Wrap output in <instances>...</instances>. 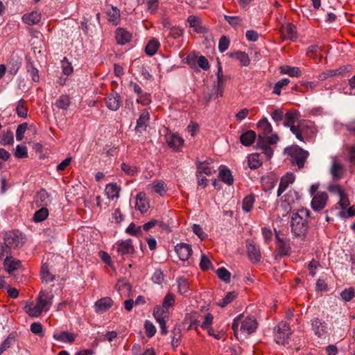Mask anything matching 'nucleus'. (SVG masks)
Instances as JSON below:
<instances>
[{
  "instance_id": "f257e3e1",
  "label": "nucleus",
  "mask_w": 355,
  "mask_h": 355,
  "mask_svg": "<svg viewBox=\"0 0 355 355\" xmlns=\"http://www.w3.org/2000/svg\"><path fill=\"white\" fill-rule=\"evenodd\" d=\"M310 211L305 208L293 213L291 220V232L295 237L304 239L309 230Z\"/></svg>"
},
{
  "instance_id": "f03ea898",
  "label": "nucleus",
  "mask_w": 355,
  "mask_h": 355,
  "mask_svg": "<svg viewBox=\"0 0 355 355\" xmlns=\"http://www.w3.org/2000/svg\"><path fill=\"white\" fill-rule=\"evenodd\" d=\"M291 132L298 140L306 142V141L313 138L317 131L310 121H303L296 125H292Z\"/></svg>"
},
{
  "instance_id": "7ed1b4c3",
  "label": "nucleus",
  "mask_w": 355,
  "mask_h": 355,
  "mask_svg": "<svg viewBox=\"0 0 355 355\" xmlns=\"http://www.w3.org/2000/svg\"><path fill=\"white\" fill-rule=\"evenodd\" d=\"M286 150L291 157L293 164H295L299 168L304 167L306 159L309 155L307 150H304L298 146H293L290 148H287Z\"/></svg>"
},
{
  "instance_id": "20e7f679",
  "label": "nucleus",
  "mask_w": 355,
  "mask_h": 355,
  "mask_svg": "<svg viewBox=\"0 0 355 355\" xmlns=\"http://www.w3.org/2000/svg\"><path fill=\"white\" fill-rule=\"evenodd\" d=\"M291 334L289 325L282 321L275 329V340L277 344L284 345L288 343Z\"/></svg>"
},
{
  "instance_id": "39448f33",
  "label": "nucleus",
  "mask_w": 355,
  "mask_h": 355,
  "mask_svg": "<svg viewBox=\"0 0 355 355\" xmlns=\"http://www.w3.org/2000/svg\"><path fill=\"white\" fill-rule=\"evenodd\" d=\"M153 315L160 327L161 334L166 335L168 330L166 326L165 318H168V310L162 306L155 307L153 311Z\"/></svg>"
},
{
  "instance_id": "423d86ee",
  "label": "nucleus",
  "mask_w": 355,
  "mask_h": 355,
  "mask_svg": "<svg viewBox=\"0 0 355 355\" xmlns=\"http://www.w3.org/2000/svg\"><path fill=\"white\" fill-rule=\"evenodd\" d=\"M345 171L344 165L337 159V157H333L331 165L329 168V173L333 180H339L342 179L344 177Z\"/></svg>"
},
{
  "instance_id": "0eeeda50",
  "label": "nucleus",
  "mask_w": 355,
  "mask_h": 355,
  "mask_svg": "<svg viewBox=\"0 0 355 355\" xmlns=\"http://www.w3.org/2000/svg\"><path fill=\"white\" fill-rule=\"evenodd\" d=\"M277 244L275 259L282 258L289 254L291 247L289 241L279 236L276 234Z\"/></svg>"
},
{
  "instance_id": "6e6552de",
  "label": "nucleus",
  "mask_w": 355,
  "mask_h": 355,
  "mask_svg": "<svg viewBox=\"0 0 355 355\" xmlns=\"http://www.w3.org/2000/svg\"><path fill=\"white\" fill-rule=\"evenodd\" d=\"M328 199L329 196L326 192L316 193L311 202V208L316 211L322 210L327 205Z\"/></svg>"
},
{
  "instance_id": "1a4fd4ad",
  "label": "nucleus",
  "mask_w": 355,
  "mask_h": 355,
  "mask_svg": "<svg viewBox=\"0 0 355 355\" xmlns=\"http://www.w3.org/2000/svg\"><path fill=\"white\" fill-rule=\"evenodd\" d=\"M214 161L211 158H207L205 161H200L198 159H196V168L197 173L205 174L207 175H211L216 172V169L211 165Z\"/></svg>"
},
{
  "instance_id": "9d476101",
  "label": "nucleus",
  "mask_w": 355,
  "mask_h": 355,
  "mask_svg": "<svg viewBox=\"0 0 355 355\" xmlns=\"http://www.w3.org/2000/svg\"><path fill=\"white\" fill-rule=\"evenodd\" d=\"M258 323L254 317H247L241 321L240 331L243 334L250 335L257 328Z\"/></svg>"
},
{
  "instance_id": "9b49d317",
  "label": "nucleus",
  "mask_w": 355,
  "mask_h": 355,
  "mask_svg": "<svg viewBox=\"0 0 355 355\" xmlns=\"http://www.w3.org/2000/svg\"><path fill=\"white\" fill-rule=\"evenodd\" d=\"M4 243L12 248H17L24 243L23 239L15 232H6L4 235Z\"/></svg>"
},
{
  "instance_id": "f8f14e48",
  "label": "nucleus",
  "mask_w": 355,
  "mask_h": 355,
  "mask_svg": "<svg viewBox=\"0 0 355 355\" xmlns=\"http://www.w3.org/2000/svg\"><path fill=\"white\" fill-rule=\"evenodd\" d=\"M257 126L259 132L257 141L265 140L266 136L270 134L272 131V125L266 118L261 119Z\"/></svg>"
},
{
  "instance_id": "ddd939ff",
  "label": "nucleus",
  "mask_w": 355,
  "mask_h": 355,
  "mask_svg": "<svg viewBox=\"0 0 355 355\" xmlns=\"http://www.w3.org/2000/svg\"><path fill=\"white\" fill-rule=\"evenodd\" d=\"M175 250L182 261H187L192 254L191 246L187 243H180L175 245Z\"/></svg>"
},
{
  "instance_id": "4468645a",
  "label": "nucleus",
  "mask_w": 355,
  "mask_h": 355,
  "mask_svg": "<svg viewBox=\"0 0 355 355\" xmlns=\"http://www.w3.org/2000/svg\"><path fill=\"white\" fill-rule=\"evenodd\" d=\"M105 102L107 107L112 111H116L119 109L121 103L120 95L116 92H113L105 98Z\"/></svg>"
},
{
  "instance_id": "2eb2a0df",
  "label": "nucleus",
  "mask_w": 355,
  "mask_h": 355,
  "mask_svg": "<svg viewBox=\"0 0 355 355\" xmlns=\"http://www.w3.org/2000/svg\"><path fill=\"white\" fill-rule=\"evenodd\" d=\"M52 299L53 295L51 292L42 291L39 294L37 304L43 309L44 311H46L51 306Z\"/></svg>"
},
{
  "instance_id": "dca6fc26",
  "label": "nucleus",
  "mask_w": 355,
  "mask_h": 355,
  "mask_svg": "<svg viewBox=\"0 0 355 355\" xmlns=\"http://www.w3.org/2000/svg\"><path fill=\"white\" fill-rule=\"evenodd\" d=\"M51 202L50 195L44 189H40L36 194L34 203L37 207H47Z\"/></svg>"
},
{
  "instance_id": "f3484780",
  "label": "nucleus",
  "mask_w": 355,
  "mask_h": 355,
  "mask_svg": "<svg viewBox=\"0 0 355 355\" xmlns=\"http://www.w3.org/2000/svg\"><path fill=\"white\" fill-rule=\"evenodd\" d=\"M150 120V114L146 110L143 111L139 119L137 121V125L135 127V131L137 132L142 133L146 130Z\"/></svg>"
},
{
  "instance_id": "a211bd4d",
  "label": "nucleus",
  "mask_w": 355,
  "mask_h": 355,
  "mask_svg": "<svg viewBox=\"0 0 355 355\" xmlns=\"http://www.w3.org/2000/svg\"><path fill=\"white\" fill-rule=\"evenodd\" d=\"M247 251L249 259L254 262H259L261 259L259 246L252 242H247Z\"/></svg>"
},
{
  "instance_id": "6ab92c4d",
  "label": "nucleus",
  "mask_w": 355,
  "mask_h": 355,
  "mask_svg": "<svg viewBox=\"0 0 355 355\" xmlns=\"http://www.w3.org/2000/svg\"><path fill=\"white\" fill-rule=\"evenodd\" d=\"M166 140L168 146L175 150H178L184 144V140L177 134H168Z\"/></svg>"
},
{
  "instance_id": "aec40b11",
  "label": "nucleus",
  "mask_w": 355,
  "mask_h": 355,
  "mask_svg": "<svg viewBox=\"0 0 355 355\" xmlns=\"http://www.w3.org/2000/svg\"><path fill=\"white\" fill-rule=\"evenodd\" d=\"M117 246V252L121 255L131 254L134 252V247L131 239L119 241Z\"/></svg>"
},
{
  "instance_id": "412c9836",
  "label": "nucleus",
  "mask_w": 355,
  "mask_h": 355,
  "mask_svg": "<svg viewBox=\"0 0 355 355\" xmlns=\"http://www.w3.org/2000/svg\"><path fill=\"white\" fill-rule=\"evenodd\" d=\"M295 181V177L292 173H287L280 180V183L277 190V196H280L283 192L293 184Z\"/></svg>"
},
{
  "instance_id": "4be33fe9",
  "label": "nucleus",
  "mask_w": 355,
  "mask_h": 355,
  "mask_svg": "<svg viewBox=\"0 0 355 355\" xmlns=\"http://www.w3.org/2000/svg\"><path fill=\"white\" fill-rule=\"evenodd\" d=\"M135 209L141 213L146 212L149 209V203L145 197V194L139 193L136 196Z\"/></svg>"
},
{
  "instance_id": "5701e85b",
  "label": "nucleus",
  "mask_w": 355,
  "mask_h": 355,
  "mask_svg": "<svg viewBox=\"0 0 355 355\" xmlns=\"http://www.w3.org/2000/svg\"><path fill=\"white\" fill-rule=\"evenodd\" d=\"M312 329L315 334L319 337L324 335L327 329V324L318 318H315L311 320Z\"/></svg>"
},
{
  "instance_id": "b1692460",
  "label": "nucleus",
  "mask_w": 355,
  "mask_h": 355,
  "mask_svg": "<svg viewBox=\"0 0 355 355\" xmlns=\"http://www.w3.org/2000/svg\"><path fill=\"white\" fill-rule=\"evenodd\" d=\"M113 304L110 297H103L95 303L96 310L98 313H103L110 309Z\"/></svg>"
},
{
  "instance_id": "393cba45",
  "label": "nucleus",
  "mask_w": 355,
  "mask_h": 355,
  "mask_svg": "<svg viewBox=\"0 0 355 355\" xmlns=\"http://www.w3.org/2000/svg\"><path fill=\"white\" fill-rule=\"evenodd\" d=\"M41 20V14L37 11H33L30 13L24 14L22 16V21L28 25H35Z\"/></svg>"
},
{
  "instance_id": "a878e982",
  "label": "nucleus",
  "mask_w": 355,
  "mask_h": 355,
  "mask_svg": "<svg viewBox=\"0 0 355 355\" xmlns=\"http://www.w3.org/2000/svg\"><path fill=\"white\" fill-rule=\"evenodd\" d=\"M131 33L123 28H119L116 31V40L118 44H124L130 41Z\"/></svg>"
},
{
  "instance_id": "bb28decb",
  "label": "nucleus",
  "mask_w": 355,
  "mask_h": 355,
  "mask_svg": "<svg viewBox=\"0 0 355 355\" xmlns=\"http://www.w3.org/2000/svg\"><path fill=\"white\" fill-rule=\"evenodd\" d=\"M281 32L282 35L286 39L293 40L297 37L296 27L291 23L286 24L285 26H283L282 27Z\"/></svg>"
},
{
  "instance_id": "cd10ccee",
  "label": "nucleus",
  "mask_w": 355,
  "mask_h": 355,
  "mask_svg": "<svg viewBox=\"0 0 355 355\" xmlns=\"http://www.w3.org/2000/svg\"><path fill=\"white\" fill-rule=\"evenodd\" d=\"M256 137L254 131L248 130L240 136V141L243 146H250L254 143Z\"/></svg>"
},
{
  "instance_id": "c85d7f7f",
  "label": "nucleus",
  "mask_w": 355,
  "mask_h": 355,
  "mask_svg": "<svg viewBox=\"0 0 355 355\" xmlns=\"http://www.w3.org/2000/svg\"><path fill=\"white\" fill-rule=\"evenodd\" d=\"M3 264L6 270L10 274L21 266V261L11 257L6 258Z\"/></svg>"
},
{
  "instance_id": "c756f323",
  "label": "nucleus",
  "mask_w": 355,
  "mask_h": 355,
  "mask_svg": "<svg viewBox=\"0 0 355 355\" xmlns=\"http://www.w3.org/2000/svg\"><path fill=\"white\" fill-rule=\"evenodd\" d=\"M53 336V338L58 341L68 343H72L76 337V334L65 331H61L59 334H54Z\"/></svg>"
},
{
  "instance_id": "7c9ffc66",
  "label": "nucleus",
  "mask_w": 355,
  "mask_h": 355,
  "mask_svg": "<svg viewBox=\"0 0 355 355\" xmlns=\"http://www.w3.org/2000/svg\"><path fill=\"white\" fill-rule=\"evenodd\" d=\"M25 311L31 317H39L44 311L43 309L36 303H28L24 307Z\"/></svg>"
},
{
  "instance_id": "2f4dec72",
  "label": "nucleus",
  "mask_w": 355,
  "mask_h": 355,
  "mask_svg": "<svg viewBox=\"0 0 355 355\" xmlns=\"http://www.w3.org/2000/svg\"><path fill=\"white\" fill-rule=\"evenodd\" d=\"M230 57L235 58L240 61L242 66H248L250 64V58L248 55L243 51H234L229 54Z\"/></svg>"
},
{
  "instance_id": "473e14b6",
  "label": "nucleus",
  "mask_w": 355,
  "mask_h": 355,
  "mask_svg": "<svg viewBox=\"0 0 355 355\" xmlns=\"http://www.w3.org/2000/svg\"><path fill=\"white\" fill-rule=\"evenodd\" d=\"M187 21L189 24V26L192 27L194 31L197 33H203L205 31L204 27L202 26L201 20L199 17L194 16V15H190Z\"/></svg>"
},
{
  "instance_id": "72a5a7b5",
  "label": "nucleus",
  "mask_w": 355,
  "mask_h": 355,
  "mask_svg": "<svg viewBox=\"0 0 355 355\" xmlns=\"http://www.w3.org/2000/svg\"><path fill=\"white\" fill-rule=\"evenodd\" d=\"M218 177L220 180L228 185H232L234 182V178L230 170L224 168L220 170Z\"/></svg>"
},
{
  "instance_id": "f704fd0d",
  "label": "nucleus",
  "mask_w": 355,
  "mask_h": 355,
  "mask_svg": "<svg viewBox=\"0 0 355 355\" xmlns=\"http://www.w3.org/2000/svg\"><path fill=\"white\" fill-rule=\"evenodd\" d=\"M120 188L118 187L116 184H108L105 189V192L107 198L113 200L114 198H118L119 196Z\"/></svg>"
},
{
  "instance_id": "c9c22d12",
  "label": "nucleus",
  "mask_w": 355,
  "mask_h": 355,
  "mask_svg": "<svg viewBox=\"0 0 355 355\" xmlns=\"http://www.w3.org/2000/svg\"><path fill=\"white\" fill-rule=\"evenodd\" d=\"M71 104L70 98L67 95H61L55 103V107L58 110H67Z\"/></svg>"
},
{
  "instance_id": "e433bc0d",
  "label": "nucleus",
  "mask_w": 355,
  "mask_h": 355,
  "mask_svg": "<svg viewBox=\"0 0 355 355\" xmlns=\"http://www.w3.org/2000/svg\"><path fill=\"white\" fill-rule=\"evenodd\" d=\"M48 216L49 210L46 207H40V209L35 212L33 219L35 223H40L46 219Z\"/></svg>"
},
{
  "instance_id": "4c0bfd02",
  "label": "nucleus",
  "mask_w": 355,
  "mask_h": 355,
  "mask_svg": "<svg viewBox=\"0 0 355 355\" xmlns=\"http://www.w3.org/2000/svg\"><path fill=\"white\" fill-rule=\"evenodd\" d=\"M159 46V42L157 39L153 38L150 40L146 46V53L150 56L155 55L157 53Z\"/></svg>"
},
{
  "instance_id": "58836bf2",
  "label": "nucleus",
  "mask_w": 355,
  "mask_h": 355,
  "mask_svg": "<svg viewBox=\"0 0 355 355\" xmlns=\"http://www.w3.org/2000/svg\"><path fill=\"white\" fill-rule=\"evenodd\" d=\"M254 201L255 198L254 195L250 194L245 196L242 202L243 210L246 213L250 212L254 206Z\"/></svg>"
},
{
  "instance_id": "ea45409f",
  "label": "nucleus",
  "mask_w": 355,
  "mask_h": 355,
  "mask_svg": "<svg viewBox=\"0 0 355 355\" xmlns=\"http://www.w3.org/2000/svg\"><path fill=\"white\" fill-rule=\"evenodd\" d=\"M280 69L282 73L287 74L291 77H299L301 75V71L299 67L283 66Z\"/></svg>"
},
{
  "instance_id": "a19ab883",
  "label": "nucleus",
  "mask_w": 355,
  "mask_h": 355,
  "mask_svg": "<svg viewBox=\"0 0 355 355\" xmlns=\"http://www.w3.org/2000/svg\"><path fill=\"white\" fill-rule=\"evenodd\" d=\"M327 191L332 195H336L338 197L345 193V189L339 184L331 183L327 187Z\"/></svg>"
},
{
  "instance_id": "79ce46f5",
  "label": "nucleus",
  "mask_w": 355,
  "mask_h": 355,
  "mask_svg": "<svg viewBox=\"0 0 355 355\" xmlns=\"http://www.w3.org/2000/svg\"><path fill=\"white\" fill-rule=\"evenodd\" d=\"M262 162L259 159V155L257 153L251 154L248 156V166L251 169H256L261 165Z\"/></svg>"
},
{
  "instance_id": "37998d69",
  "label": "nucleus",
  "mask_w": 355,
  "mask_h": 355,
  "mask_svg": "<svg viewBox=\"0 0 355 355\" xmlns=\"http://www.w3.org/2000/svg\"><path fill=\"white\" fill-rule=\"evenodd\" d=\"M218 278L225 283H230L231 280V273L224 267L219 268L216 271Z\"/></svg>"
},
{
  "instance_id": "c03bdc74",
  "label": "nucleus",
  "mask_w": 355,
  "mask_h": 355,
  "mask_svg": "<svg viewBox=\"0 0 355 355\" xmlns=\"http://www.w3.org/2000/svg\"><path fill=\"white\" fill-rule=\"evenodd\" d=\"M21 62L18 58L15 59V57H12L8 63L9 73L15 75L21 67Z\"/></svg>"
},
{
  "instance_id": "a18cd8bd",
  "label": "nucleus",
  "mask_w": 355,
  "mask_h": 355,
  "mask_svg": "<svg viewBox=\"0 0 355 355\" xmlns=\"http://www.w3.org/2000/svg\"><path fill=\"white\" fill-rule=\"evenodd\" d=\"M41 278L46 283L53 281L55 277L49 272L47 265H42L41 268Z\"/></svg>"
},
{
  "instance_id": "49530a36",
  "label": "nucleus",
  "mask_w": 355,
  "mask_h": 355,
  "mask_svg": "<svg viewBox=\"0 0 355 355\" xmlns=\"http://www.w3.org/2000/svg\"><path fill=\"white\" fill-rule=\"evenodd\" d=\"M107 15L110 22L117 24V21L120 17V10L116 7L112 6L111 10L107 11Z\"/></svg>"
},
{
  "instance_id": "de8ad7c7",
  "label": "nucleus",
  "mask_w": 355,
  "mask_h": 355,
  "mask_svg": "<svg viewBox=\"0 0 355 355\" xmlns=\"http://www.w3.org/2000/svg\"><path fill=\"white\" fill-rule=\"evenodd\" d=\"M141 226L136 225L134 223L130 224L125 232L132 236H140L142 234Z\"/></svg>"
},
{
  "instance_id": "09e8293b",
  "label": "nucleus",
  "mask_w": 355,
  "mask_h": 355,
  "mask_svg": "<svg viewBox=\"0 0 355 355\" xmlns=\"http://www.w3.org/2000/svg\"><path fill=\"white\" fill-rule=\"evenodd\" d=\"M178 292L180 294H184L189 291V282L184 277H178Z\"/></svg>"
},
{
  "instance_id": "8fccbe9b",
  "label": "nucleus",
  "mask_w": 355,
  "mask_h": 355,
  "mask_svg": "<svg viewBox=\"0 0 355 355\" xmlns=\"http://www.w3.org/2000/svg\"><path fill=\"white\" fill-rule=\"evenodd\" d=\"M257 146L261 148L263 153H264L267 158H270L273 154V150L266 144L265 140L257 141Z\"/></svg>"
},
{
  "instance_id": "3c124183",
  "label": "nucleus",
  "mask_w": 355,
  "mask_h": 355,
  "mask_svg": "<svg viewBox=\"0 0 355 355\" xmlns=\"http://www.w3.org/2000/svg\"><path fill=\"white\" fill-rule=\"evenodd\" d=\"M172 341L171 344L173 347H176L180 345L181 338V331L179 327H175L172 330Z\"/></svg>"
},
{
  "instance_id": "603ef678",
  "label": "nucleus",
  "mask_w": 355,
  "mask_h": 355,
  "mask_svg": "<svg viewBox=\"0 0 355 355\" xmlns=\"http://www.w3.org/2000/svg\"><path fill=\"white\" fill-rule=\"evenodd\" d=\"M121 170L128 175L133 176L136 175L138 172L137 167L135 166H130L125 162L122 163L121 166Z\"/></svg>"
},
{
  "instance_id": "864d4df0",
  "label": "nucleus",
  "mask_w": 355,
  "mask_h": 355,
  "mask_svg": "<svg viewBox=\"0 0 355 355\" xmlns=\"http://www.w3.org/2000/svg\"><path fill=\"white\" fill-rule=\"evenodd\" d=\"M25 101L24 99H21L17 104L16 112L19 116L22 118L27 117V108L24 105Z\"/></svg>"
},
{
  "instance_id": "5fc2aeb1",
  "label": "nucleus",
  "mask_w": 355,
  "mask_h": 355,
  "mask_svg": "<svg viewBox=\"0 0 355 355\" xmlns=\"http://www.w3.org/2000/svg\"><path fill=\"white\" fill-rule=\"evenodd\" d=\"M27 71L34 82H38L40 80L39 71L31 62L27 65Z\"/></svg>"
},
{
  "instance_id": "6e6d98bb",
  "label": "nucleus",
  "mask_w": 355,
  "mask_h": 355,
  "mask_svg": "<svg viewBox=\"0 0 355 355\" xmlns=\"http://www.w3.org/2000/svg\"><path fill=\"white\" fill-rule=\"evenodd\" d=\"M28 129V123H23L19 124L16 130V139L17 141H21L24 139V133Z\"/></svg>"
},
{
  "instance_id": "4d7b16f0",
  "label": "nucleus",
  "mask_w": 355,
  "mask_h": 355,
  "mask_svg": "<svg viewBox=\"0 0 355 355\" xmlns=\"http://www.w3.org/2000/svg\"><path fill=\"white\" fill-rule=\"evenodd\" d=\"M289 80L288 78H283L280 80H279L277 83H275L274 87H273V93L277 95L281 94V89L286 86L289 83Z\"/></svg>"
},
{
  "instance_id": "13d9d810",
  "label": "nucleus",
  "mask_w": 355,
  "mask_h": 355,
  "mask_svg": "<svg viewBox=\"0 0 355 355\" xmlns=\"http://www.w3.org/2000/svg\"><path fill=\"white\" fill-rule=\"evenodd\" d=\"M17 158H26L28 157V150L24 146L17 145L14 153Z\"/></svg>"
},
{
  "instance_id": "bf43d9fd",
  "label": "nucleus",
  "mask_w": 355,
  "mask_h": 355,
  "mask_svg": "<svg viewBox=\"0 0 355 355\" xmlns=\"http://www.w3.org/2000/svg\"><path fill=\"white\" fill-rule=\"evenodd\" d=\"M355 289L354 288H349L345 289L340 293L341 298L345 302H349L354 297Z\"/></svg>"
},
{
  "instance_id": "052dcab7",
  "label": "nucleus",
  "mask_w": 355,
  "mask_h": 355,
  "mask_svg": "<svg viewBox=\"0 0 355 355\" xmlns=\"http://www.w3.org/2000/svg\"><path fill=\"white\" fill-rule=\"evenodd\" d=\"M296 200L299 199V193L296 191L290 190L285 196H284V201L286 202L288 205L294 203Z\"/></svg>"
},
{
  "instance_id": "680f3d73",
  "label": "nucleus",
  "mask_w": 355,
  "mask_h": 355,
  "mask_svg": "<svg viewBox=\"0 0 355 355\" xmlns=\"http://www.w3.org/2000/svg\"><path fill=\"white\" fill-rule=\"evenodd\" d=\"M14 142V136L10 130H8L1 137L0 143L3 145H11Z\"/></svg>"
},
{
  "instance_id": "e2e57ef3",
  "label": "nucleus",
  "mask_w": 355,
  "mask_h": 355,
  "mask_svg": "<svg viewBox=\"0 0 355 355\" xmlns=\"http://www.w3.org/2000/svg\"><path fill=\"white\" fill-rule=\"evenodd\" d=\"M175 303V296L172 293H168L163 300L162 307L167 309L172 306Z\"/></svg>"
},
{
  "instance_id": "0e129e2a",
  "label": "nucleus",
  "mask_w": 355,
  "mask_h": 355,
  "mask_svg": "<svg viewBox=\"0 0 355 355\" xmlns=\"http://www.w3.org/2000/svg\"><path fill=\"white\" fill-rule=\"evenodd\" d=\"M200 268L202 270H209V268H212V264L210 261V260L208 259V257L202 254L201 255V259H200Z\"/></svg>"
},
{
  "instance_id": "69168bd1",
  "label": "nucleus",
  "mask_w": 355,
  "mask_h": 355,
  "mask_svg": "<svg viewBox=\"0 0 355 355\" xmlns=\"http://www.w3.org/2000/svg\"><path fill=\"white\" fill-rule=\"evenodd\" d=\"M144 327L148 337L151 338L155 334L156 329L151 322L146 320L145 322Z\"/></svg>"
},
{
  "instance_id": "338daca9",
  "label": "nucleus",
  "mask_w": 355,
  "mask_h": 355,
  "mask_svg": "<svg viewBox=\"0 0 355 355\" xmlns=\"http://www.w3.org/2000/svg\"><path fill=\"white\" fill-rule=\"evenodd\" d=\"M338 215L341 218H349L355 215V207L352 206L347 209H343L338 211Z\"/></svg>"
},
{
  "instance_id": "774afa93",
  "label": "nucleus",
  "mask_w": 355,
  "mask_h": 355,
  "mask_svg": "<svg viewBox=\"0 0 355 355\" xmlns=\"http://www.w3.org/2000/svg\"><path fill=\"white\" fill-rule=\"evenodd\" d=\"M137 102L142 104L143 105H148L151 103L150 94L148 93H141L138 96Z\"/></svg>"
}]
</instances>
